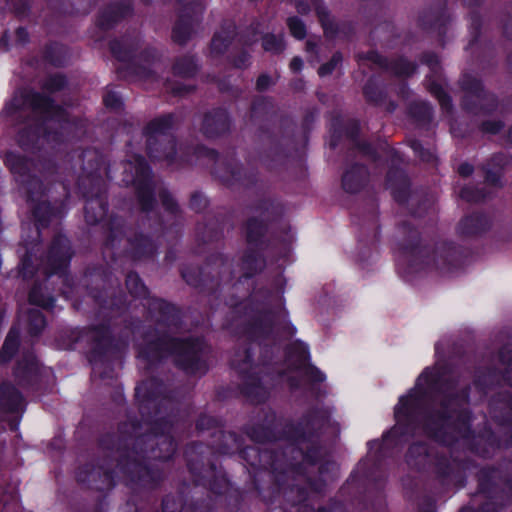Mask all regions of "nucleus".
I'll return each instance as SVG.
<instances>
[{
  "mask_svg": "<svg viewBox=\"0 0 512 512\" xmlns=\"http://www.w3.org/2000/svg\"><path fill=\"white\" fill-rule=\"evenodd\" d=\"M446 366L426 367L419 375L416 385L407 394L400 396L394 408L396 424L382 434L380 439L367 442L369 453L362 459L346 483L341 487L342 494H359L358 499H366L373 490L377 496L383 494L387 474L384 460L392 450L416 436L419 429L430 440L451 446L456 437L449 428L463 438L474 434L472 429L471 385L457 389L458 380L446 377Z\"/></svg>",
  "mask_w": 512,
  "mask_h": 512,
  "instance_id": "obj_1",
  "label": "nucleus"
},
{
  "mask_svg": "<svg viewBox=\"0 0 512 512\" xmlns=\"http://www.w3.org/2000/svg\"><path fill=\"white\" fill-rule=\"evenodd\" d=\"M141 420L136 417L120 422L116 432L98 439L100 449L118 454L116 466L131 495L127 512H143L142 502L150 505L152 492L165 481V472L151 461L171 460L178 447L173 436L180 419L177 404L169 397L164 381L152 376L135 388Z\"/></svg>",
  "mask_w": 512,
  "mask_h": 512,
  "instance_id": "obj_2",
  "label": "nucleus"
},
{
  "mask_svg": "<svg viewBox=\"0 0 512 512\" xmlns=\"http://www.w3.org/2000/svg\"><path fill=\"white\" fill-rule=\"evenodd\" d=\"M273 291L268 287L255 289L244 301L231 297L225 304L232 311L245 317L239 326L241 335L248 341L243 350V357L238 360L239 353L231 361L240 379L238 385L240 394L252 404L264 403L267 399L266 391L258 372L254 366V350L252 344L259 346L273 340L276 336L293 337L297 329L289 320L287 309L272 305Z\"/></svg>",
  "mask_w": 512,
  "mask_h": 512,
  "instance_id": "obj_3",
  "label": "nucleus"
},
{
  "mask_svg": "<svg viewBox=\"0 0 512 512\" xmlns=\"http://www.w3.org/2000/svg\"><path fill=\"white\" fill-rule=\"evenodd\" d=\"M250 210L259 216H251L243 224L247 247L240 258V279L249 280L260 274L266 267L264 253L270 250L276 260H287L292 250L290 227L284 225L273 229L283 219V206L269 197L254 201Z\"/></svg>",
  "mask_w": 512,
  "mask_h": 512,
  "instance_id": "obj_4",
  "label": "nucleus"
},
{
  "mask_svg": "<svg viewBox=\"0 0 512 512\" xmlns=\"http://www.w3.org/2000/svg\"><path fill=\"white\" fill-rule=\"evenodd\" d=\"M244 445V438L235 431L222 428L211 435V443L193 441L184 449V459L191 480L196 487H202L215 496H227L228 506L238 511L243 494L233 483L217 454L232 456Z\"/></svg>",
  "mask_w": 512,
  "mask_h": 512,
  "instance_id": "obj_5",
  "label": "nucleus"
},
{
  "mask_svg": "<svg viewBox=\"0 0 512 512\" xmlns=\"http://www.w3.org/2000/svg\"><path fill=\"white\" fill-rule=\"evenodd\" d=\"M209 346L200 336L178 337L168 330L156 327L146 329L141 342L136 346L137 358L145 364V369L154 371L169 358L174 366L188 376H205L209 369L207 359Z\"/></svg>",
  "mask_w": 512,
  "mask_h": 512,
  "instance_id": "obj_6",
  "label": "nucleus"
},
{
  "mask_svg": "<svg viewBox=\"0 0 512 512\" xmlns=\"http://www.w3.org/2000/svg\"><path fill=\"white\" fill-rule=\"evenodd\" d=\"M396 242L398 273L408 278L428 269L453 272L469 262L471 250L452 241L437 242L434 246L424 242L420 231L409 221L397 225Z\"/></svg>",
  "mask_w": 512,
  "mask_h": 512,
  "instance_id": "obj_7",
  "label": "nucleus"
},
{
  "mask_svg": "<svg viewBox=\"0 0 512 512\" xmlns=\"http://www.w3.org/2000/svg\"><path fill=\"white\" fill-rule=\"evenodd\" d=\"M237 454L245 462L254 490L264 503L275 501L289 472L304 471L303 464L298 461L301 451L297 445L276 449L248 445L242 446Z\"/></svg>",
  "mask_w": 512,
  "mask_h": 512,
  "instance_id": "obj_8",
  "label": "nucleus"
},
{
  "mask_svg": "<svg viewBox=\"0 0 512 512\" xmlns=\"http://www.w3.org/2000/svg\"><path fill=\"white\" fill-rule=\"evenodd\" d=\"M73 255L70 240L60 233L54 235L46 253V277L34 281L28 293L31 305L50 311L57 295L68 298L73 293L76 283L69 271Z\"/></svg>",
  "mask_w": 512,
  "mask_h": 512,
  "instance_id": "obj_9",
  "label": "nucleus"
},
{
  "mask_svg": "<svg viewBox=\"0 0 512 512\" xmlns=\"http://www.w3.org/2000/svg\"><path fill=\"white\" fill-rule=\"evenodd\" d=\"M331 414L324 406L308 408L296 421H288L282 426L281 420L272 409L264 413L261 421L246 425L244 431L251 441L257 444L288 441V445H301L303 441H311L319 437L322 427L330 423Z\"/></svg>",
  "mask_w": 512,
  "mask_h": 512,
  "instance_id": "obj_10",
  "label": "nucleus"
},
{
  "mask_svg": "<svg viewBox=\"0 0 512 512\" xmlns=\"http://www.w3.org/2000/svg\"><path fill=\"white\" fill-rule=\"evenodd\" d=\"M67 338L66 349L74 350L82 341H86L90 349L87 359L92 367V376L101 380L115 377L116 365L123 362L126 343L114 335L109 322L76 327L64 332Z\"/></svg>",
  "mask_w": 512,
  "mask_h": 512,
  "instance_id": "obj_11",
  "label": "nucleus"
},
{
  "mask_svg": "<svg viewBox=\"0 0 512 512\" xmlns=\"http://www.w3.org/2000/svg\"><path fill=\"white\" fill-rule=\"evenodd\" d=\"M158 226L154 232L145 233L138 228H132L128 225L125 217L110 214L103 224L104 240L103 252L111 251L112 259L120 250L123 239L126 240L125 246L121 250L122 255L133 261H151L154 260L159 252V242L157 241L156 232L165 233V226L161 216L156 219Z\"/></svg>",
  "mask_w": 512,
  "mask_h": 512,
  "instance_id": "obj_12",
  "label": "nucleus"
},
{
  "mask_svg": "<svg viewBox=\"0 0 512 512\" xmlns=\"http://www.w3.org/2000/svg\"><path fill=\"white\" fill-rule=\"evenodd\" d=\"M277 108L272 97L256 96L250 105V120L258 124V130L268 138L269 147L265 153L264 161L270 159L269 168L283 164L291 155L292 150H297L294 135L295 123L291 116L283 114L279 117V135L270 132L267 123L277 117Z\"/></svg>",
  "mask_w": 512,
  "mask_h": 512,
  "instance_id": "obj_13",
  "label": "nucleus"
},
{
  "mask_svg": "<svg viewBox=\"0 0 512 512\" xmlns=\"http://www.w3.org/2000/svg\"><path fill=\"white\" fill-rule=\"evenodd\" d=\"M112 57L123 65L116 68L119 79L147 80L154 76L151 66L159 62L162 53L153 46H146L141 51L142 37L140 34L126 33L109 41Z\"/></svg>",
  "mask_w": 512,
  "mask_h": 512,
  "instance_id": "obj_14",
  "label": "nucleus"
},
{
  "mask_svg": "<svg viewBox=\"0 0 512 512\" xmlns=\"http://www.w3.org/2000/svg\"><path fill=\"white\" fill-rule=\"evenodd\" d=\"M79 286L85 289L101 310L112 315H122L129 308L127 294L107 265H88L79 279Z\"/></svg>",
  "mask_w": 512,
  "mask_h": 512,
  "instance_id": "obj_15",
  "label": "nucleus"
},
{
  "mask_svg": "<svg viewBox=\"0 0 512 512\" xmlns=\"http://www.w3.org/2000/svg\"><path fill=\"white\" fill-rule=\"evenodd\" d=\"M504 382L512 388V369H499L496 366L482 367L476 370L473 377L475 389L486 395L489 391L501 386ZM492 420L498 426H512V391L501 390L494 393L488 403Z\"/></svg>",
  "mask_w": 512,
  "mask_h": 512,
  "instance_id": "obj_16",
  "label": "nucleus"
},
{
  "mask_svg": "<svg viewBox=\"0 0 512 512\" xmlns=\"http://www.w3.org/2000/svg\"><path fill=\"white\" fill-rule=\"evenodd\" d=\"M175 129L176 115L172 112L151 119L143 127L145 151L153 163L164 162L168 167L179 165Z\"/></svg>",
  "mask_w": 512,
  "mask_h": 512,
  "instance_id": "obj_17",
  "label": "nucleus"
},
{
  "mask_svg": "<svg viewBox=\"0 0 512 512\" xmlns=\"http://www.w3.org/2000/svg\"><path fill=\"white\" fill-rule=\"evenodd\" d=\"M193 155L197 159L207 158L213 161L212 175L229 189H251L258 182V170L244 167L236 158L235 152L220 157L216 149L198 144L193 148Z\"/></svg>",
  "mask_w": 512,
  "mask_h": 512,
  "instance_id": "obj_18",
  "label": "nucleus"
},
{
  "mask_svg": "<svg viewBox=\"0 0 512 512\" xmlns=\"http://www.w3.org/2000/svg\"><path fill=\"white\" fill-rule=\"evenodd\" d=\"M180 274L189 286L207 296L218 299L222 290L224 274H227V279L231 280L233 272L224 255L216 253L207 257L203 265H183L180 268Z\"/></svg>",
  "mask_w": 512,
  "mask_h": 512,
  "instance_id": "obj_19",
  "label": "nucleus"
},
{
  "mask_svg": "<svg viewBox=\"0 0 512 512\" xmlns=\"http://www.w3.org/2000/svg\"><path fill=\"white\" fill-rule=\"evenodd\" d=\"M4 164L25 193H29L31 199L41 193L43 188V181L35 172L38 171L45 176L57 172L56 161L51 156L42 158V155H38L33 159L15 151H8L4 157Z\"/></svg>",
  "mask_w": 512,
  "mask_h": 512,
  "instance_id": "obj_20",
  "label": "nucleus"
},
{
  "mask_svg": "<svg viewBox=\"0 0 512 512\" xmlns=\"http://www.w3.org/2000/svg\"><path fill=\"white\" fill-rule=\"evenodd\" d=\"M350 216L357 231L359 257L361 261L370 258L380 241L379 203L375 195L365 197L362 203L350 209Z\"/></svg>",
  "mask_w": 512,
  "mask_h": 512,
  "instance_id": "obj_21",
  "label": "nucleus"
},
{
  "mask_svg": "<svg viewBox=\"0 0 512 512\" xmlns=\"http://www.w3.org/2000/svg\"><path fill=\"white\" fill-rule=\"evenodd\" d=\"M474 466V460L460 457L452 452L436 453L431 461V475L441 492L460 490L466 486L467 471Z\"/></svg>",
  "mask_w": 512,
  "mask_h": 512,
  "instance_id": "obj_22",
  "label": "nucleus"
},
{
  "mask_svg": "<svg viewBox=\"0 0 512 512\" xmlns=\"http://www.w3.org/2000/svg\"><path fill=\"white\" fill-rule=\"evenodd\" d=\"M24 99L33 111L40 112L47 119L61 124V128L66 132L70 141L78 140L86 133V121L82 117L72 116L64 106L57 104L50 95L30 91Z\"/></svg>",
  "mask_w": 512,
  "mask_h": 512,
  "instance_id": "obj_23",
  "label": "nucleus"
},
{
  "mask_svg": "<svg viewBox=\"0 0 512 512\" xmlns=\"http://www.w3.org/2000/svg\"><path fill=\"white\" fill-rule=\"evenodd\" d=\"M464 4L471 8L469 12V34L470 40L466 50L471 51L472 61L483 71L494 69L498 65V51L496 44L492 41H482V17L477 10L482 0H463Z\"/></svg>",
  "mask_w": 512,
  "mask_h": 512,
  "instance_id": "obj_24",
  "label": "nucleus"
},
{
  "mask_svg": "<svg viewBox=\"0 0 512 512\" xmlns=\"http://www.w3.org/2000/svg\"><path fill=\"white\" fill-rule=\"evenodd\" d=\"M459 87L464 95L461 98V108L470 114L491 116L499 108L498 96L485 88L482 79L465 72L459 79Z\"/></svg>",
  "mask_w": 512,
  "mask_h": 512,
  "instance_id": "obj_25",
  "label": "nucleus"
},
{
  "mask_svg": "<svg viewBox=\"0 0 512 512\" xmlns=\"http://www.w3.org/2000/svg\"><path fill=\"white\" fill-rule=\"evenodd\" d=\"M130 164L133 165L134 169L131 183L135 190L139 210L148 215L157 205L152 168L141 154H135Z\"/></svg>",
  "mask_w": 512,
  "mask_h": 512,
  "instance_id": "obj_26",
  "label": "nucleus"
},
{
  "mask_svg": "<svg viewBox=\"0 0 512 512\" xmlns=\"http://www.w3.org/2000/svg\"><path fill=\"white\" fill-rule=\"evenodd\" d=\"M451 21L448 0H430L428 7L419 13L417 25L427 33H435L439 45L445 48L446 36Z\"/></svg>",
  "mask_w": 512,
  "mask_h": 512,
  "instance_id": "obj_27",
  "label": "nucleus"
},
{
  "mask_svg": "<svg viewBox=\"0 0 512 512\" xmlns=\"http://www.w3.org/2000/svg\"><path fill=\"white\" fill-rule=\"evenodd\" d=\"M179 12L172 27V41L184 46L191 39L194 26L202 20L205 10L204 0H177Z\"/></svg>",
  "mask_w": 512,
  "mask_h": 512,
  "instance_id": "obj_28",
  "label": "nucleus"
},
{
  "mask_svg": "<svg viewBox=\"0 0 512 512\" xmlns=\"http://www.w3.org/2000/svg\"><path fill=\"white\" fill-rule=\"evenodd\" d=\"M46 193L47 189L44 183L41 193L35 195L34 198L31 199L29 193H26V201L38 230L48 228L53 220L62 219L67 212L65 200L49 201L45 199Z\"/></svg>",
  "mask_w": 512,
  "mask_h": 512,
  "instance_id": "obj_29",
  "label": "nucleus"
},
{
  "mask_svg": "<svg viewBox=\"0 0 512 512\" xmlns=\"http://www.w3.org/2000/svg\"><path fill=\"white\" fill-rule=\"evenodd\" d=\"M329 426L328 424H325L322 427L321 434L319 437H315L311 441H303L302 444H308L306 449H303L301 445H298V449L301 451V454H299L298 461L299 463H302L304 466L303 472H292L293 474L297 475H306L307 473V467H314L318 465V473L319 476L326 479V478H333V475L336 470V463L335 461L325 458L323 453V445L321 443V439L325 433L326 428Z\"/></svg>",
  "mask_w": 512,
  "mask_h": 512,
  "instance_id": "obj_30",
  "label": "nucleus"
},
{
  "mask_svg": "<svg viewBox=\"0 0 512 512\" xmlns=\"http://www.w3.org/2000/svg\"><path fill=\"white\" fill-rule=\"evenodd\" d=\"M77 153L80 162L81 175L78 178V187H94L99 189L100 186H107L103 179V171L105 170L104 155L95 148H85Z\"/></svg>",
  "mask_w": 512,
  "mask_h": 512,
  "instance_id": "obj_31",
  "label": "nucleus"
},
{
  "mask_svg": "<svg viewBox=\"0 0 512 512\" xmlns=\"http://www.w3.org/2000/svg\"><path fill=\"white\" fill-rule=\"evenodd\" d=\"M358 63L365 61L371 62L380 69L393 74L400 78H410L418 70V64L409 60L406 56L400 55L396 58L389 59L377 50H369L367 52H359L355 55Z\"/></svg>",
  "mask_w": 512,
  "mask_h": 512,
  "instance_id": "obj_32",
  "label": "nucleus"
},
{
  "mask_svg": "<svg viewBox=\"0 0 512 512\" xmlns=\"http://www.w3.org/2000/svg\"><path fill=\"white\" fill-rule=\"evenodd\" d=\"M509 430L501 435L490 426H485L471 441L470 450L483 458L491 457L498 450L512 449V426H504Z\"/></svg>",
  "mask_w": 512,
  "mask_h": 512,
  "instance_id": "obj_33",
  "label": "nucleus"
},
{
  "mask_svg": "<svg viewBox=\"0 0 512 512\" xmlns=\"http://www.w3.org/2000/svg\"><path fill=\"white\" fill-rule=\"evenodd\" d=\"M422 65L429 68L430 74L426 76L427 90L435 97L443 111L450 112L453 109V101L450 94L444 89L436 78L442 73L440 57L433 51H424L419 55Z\"/></svg>",
  "mask_w": 512,
  "mask_h": 512,
  "instance_id": "obj_34",
  "label": "nucleus"
},
{
  "mask_svg": "<svg viewBox=\"0 0 512 512\" xmlns=\"http://www.w3.org/2000/svg\"><path fill=\"white\" fill-rule=\"evenodd\" d=\"M75 478L79 484L99 492L110 491L116 486L115 470L92 462L79 466Z\"/></svg>",
  "mask_w": 512,
  "mask_h": 512,
  "instance_id": "obj_35",
  "label": "nucleus"
},
{
  "mask_svg": "<svg viewBox=\"0 0 512 512\" xmlns=\"http://www.w3.org/2000/svg\"><path fill=\"white\" fill-rule=\"evenodd\" d=\"M389 152L392 164L386 173L385 184L387 189L391 191L394 201L399 205H405L410 198L411 181L406 171L394 164L402 161L399 152L393 148H390Z\"/></svg>",
  "mask_w": 512,
  "mask_h": 512,
  "instance_id": "obj_36",
  "label": "nucleus"
},
{
  "mask_svg": "<svg viewBox=\"0 0 512 512\" xmlns=\"http://www.w3.org/2000/svg\"><path fill=\"white\" fill-rule=\"evenodd\" d=\"M80 193L85 198L84 219L85 222L94 226L102 222L108 215V195L107 186L78 187Z\"/></svg>",
  "mask_w": 512,
  "mask_h": 512,
  "instance_id": "obj_37",
  "label": "nucleus"
},
{
  "mask_svg": "<svg viewBox=\"0 0 512 512\" xmlns=\"http://www.w3.org/2000/svg\"><path fill=\"white\" fill-rule=\"evenodd\" d=\"M147 309L150 314L157 315L156 323L166 330H180L184 325L181 309L163 298H149Z\"/></svg>",
  "mask_w": 512,
  "mask_h": 512,
  "instance_id": "obj_38",
  "label": "nucleus"
},
{
  "mask_svg": "<svg viewBox=\"0 0 512 512\" xmlns=\"http://www.w3.org/2000/svg\"><path fill=\"white\" fill-rule=\"evenodd\" d=\"M12 375L18 386L23 389L33 388L40 381L41 366L37 356L31 352H23L16 361Z\"/></svg>",
  "mask_w": 512,
  "mask_h": 512,
  "instance_id": "obj_39",
  "label": "nucleus"
},
{
  "mask_svg": "<svg viewBox=\"0 0 512 512\" xmlns=\"http://www.w3.org/2000/svg\"><path fill=\"white\" fill-rule=\"evenodd\" d=\"M232 118L226 108L215 107L204 113L200 131L207 139H216L228 134Z\"/></svg>",
  "mask_w": 512,
  "mask_h": 512,
  "instance_id": "obj_40",
  "label": "nucleus"
},
{
  "mask_svg": "<svg viewBox=\"0 0 512 512\" xmlns=\"http://www.w3.org/2000/svg\"><path fill=\"white\" fill-rule=\"evenodd\" d=\"M134 12L133 0L111 2L102 8L96 16V26L106 32Z\"/></svg>",
  "mask_w": 512,
  "mask_h": 512,
  "instance_id": "obj_41",
  "label": "nucleus"
},
{
  "mask_svg": "<svg viewBox=\"0 0 512 512\" xmlns=\"http://www.w3.org/2000/svg\"><path fill=\"white\" fill-rule=\"evenodd\" d=\"M512 163V155L506 152L493 153L479 168L484 174L486 185L494 188H503V177L506 168Z\"/></svg>",
  "mask_w": 512,
  "mask_h": 512,
  "instance_id": "obj_42",
  "label": "nucleus"
},
{
  "mask_svg": "<svg viewBox=\"0 0 512 512\" xmlns=\"http://www.w3.org/2000/svg\"><path fill=\"white\" fill-rule=\"evenodd\" d=\"M160 512H215L209 496L187 502L182 494H167L162 498Z\"/></svg>",
  "mask_w": 512,
  "mask_h": 512,
  "instance_id": "obj_43",
  "label": "nucleus"
},
{
  "mask_svg": "<svg viewBox=\"0 0 512 512\" xmlns=\"http://www.w3.org/2000/svg\"><path fill=\"white\" fill-rule=\"evenodd\" d=\"M360 133L361 125L359 120H343L340 116L334 117L330 126L329 146L331 149H336L344 136L353 146L358 140H360Z\"/></svg>",
  "mask_w": 512,
  "mask_h": 512,
  "instance_id": "obj_44",
  "label": "nucleus"
},
{
  "mask_svg": "<svg viewBox=\"0 0 512 512\" xmlns=\"http://www.w3.org/2000/svg\"><path fill=\"white\" fill-rule=\"evenodd\" d=\"M23 393L10 381L0 383V411L9 415H22L26 410Z\"/></svg>",
  "mask_w": 512,
  "mask_h": 512,
  "instance_id": "obj_45",
  "label": "nucleus"
},
{
  "mask_svg": "<svg viewBox=\"0 0 512 512\" xmlns=\"http://www.w3.org/2000/svg\"><path fill=\"white\" fill-rule=\"evenodd\" d=\"M491 217L482 211H474L462 217L457 224V233L462 237H479L492 227Z\"/></svg>",
  "mask_w": 512,
  "mask_h": 512,
  "instance_id": "obj_46",
  "label": "nucleus"
},
{
  "mask_svg": "<svg viewBox=\"0 0 512 512\" xmlns=\"http://www.w3.org/2000/svg\"><path fill=\"white\" fill-rule=\"evenodd\" d=\"M369 168L362 163H352L349 165L341 176V187L348 194H358L369 183Z\"/></svg>",
  "mask_w": 512,
  "mask_h": 512,
  "instance_id": "obj_47",
  "label": "nucleus"
},
{
  "mask_svg": "<svg viewBox=\"0 0 512 512\" xmlns=\"http://www.w3.org/2000/svg\"><path fill=\"white\" fill-rule=\"evenodd\" d=\"M288 481V479L286 480ZM286 483L282 486L281 492L278 497H276L273 503H265L266 505H273L280 498L283 493L284 500L290 504V507L282 506V512H308V509H312L307 502L309 499V491L306 486L301 485H291L288 488H285Z\"/></svg>",
  "mask_w": 512,
  "mask_h": 512,
  "instance_id": "obj_48",
  "label": "nucleus"
},
{
  "mask_svg": "<svg viewBox=\"0 0 512 512\" xmlns=\"http://www.w3.org/2000/svg\"><path fill=\"white\" fill-rule=\"evenodd\" d=\"M501 477V470L496 465H485L481 467L477 474V492L484 496L487 500H494L498 494V483L497 481L504 480Z\"/></svg>",
  "mask_w": 512,
  "mask_h": 512,
  "instance_id": "obj_49",
  "label": "nucleus"
},
{
  "mask_svg": "<svg viewBox=\"0 0 512 512\" xmlns=\"http://www.w3.org/2000/svg\"><path fill=\"white\" fill-rule=\"evenodd\" d=\"M44 131L45 123H37L22 128L17 134L19 146L24 151L30 152L36 156L41 155Z\"/></svg>",
  "mask_w": 512,
  "mask_h": 512,
  "instance_id": "obj_50",
  "label": "nucleus"
},
{
  "mask_svg": "<svg viewBox=\"0 0 512 512\" xmlns=\"http://www.w3.org/2000/svg\"><path fill=\"white\" fill-rule=\"evenodd\" d=\"M96 0H47V8L56 16L87 15Z\"/></svg>",
  "mask_w": 512,
  "mask_h": 512,
  "instance_id": "obj_51",
  "label": "nucleus"
},
{
  "mask_svg": "<svg viewBox=\"0 0 512 512\" xmlns=\"http://www.w3.org/2000/svg\"><path fill=\"white\" fill-rule=\"evenodd\" d=\"M224 227L222 219L209 220L205 218V221L196 225V239L200 244L219 242L224 238Z\"/></svg>",
  "mask_w": 512,
  "mask_h": 512,
  "instance_id": "obj_52",
  "label": "nucleus"
},
{
  "mask_svg": "<svg viewBox=\"0 0 512 512\" xmlns=\"http://www.w3.org/2000/svg\"><path fill=\"white\" fill-rule=\"evenodd\" d=\"M69 56L68 47L57 41H49L41 49L42 61L55 68L65 67L68 64Z\"/></svg>",
  "mask_w": 512,
  "mask_h": 512,
  "instance_id": "obj_53",
  "label": "nucleus"
},
{
  "mask_svg": "<svg viewBox=\"0 0 512 512\" xmlns=\"http://www.w3.org/2000/svg\"><path fill=\"white\" fill-rule=\"evenodd\" d=\"M362 94L367 104L378 107L387 99L386 88L377 75H371L362 88Z\"/></svg>",
  "mask_w": 512,
  "mask_h": 512,
  "instance_id": "obj_54",
  "label": "nucleus"
},
{
  "mask_svg": "<svg viewBox=\"0 0 512 512\" xmlns=\"http://www.w3.org/2000/svg\"><path fill=\"white\" fill-rule=\"evenodd\" d=\"M433 107L427 101H412L407 106L408 117L418 127L426 128L430 126L433 119Z\"/></svg>",
  "mask_w": 512,
  "mask_h": 512,
  "instance_id": "obj_55",
  "label": "nucleus"
},
{
  "mask_svg": "<svg viewBox=\"0 0 512 512\" xmlns=\"http://www.w3.org/2000/svg\"><path fill=\"white\" fill-rule=\"evenodd\" d=\"M198 71L197 57L191 54L176 57L171 67V72L174 76L184 79L194 78Z\"/></svg>",
  "mask_w": 512,
  "mask_h": 512,
  "instance_id": "obj_56",
  "label": "nucleus"
},
{
  "mask_svg": "<svg viewBox=\"0 0 512 512\" xmlns=\"http://www.w3.org/2000/svg\"><path fill=\"white\" fill-rule=\"evenodd\" d=\"M21 345L20 332L12 327L0 348V366L8 365L18 354Z\"/></svg>",
  "mask_w": 512,
  "mask_h": 512,
  "instance_id": "obj_57",
  "label": "nucleus"
},
{
  "mask_svg": "<svg viewBox=\"0 0 512 512\" xmlns=\"http://www.w3.org/2000/svg\"><path fill=\"white\" fill-rule=\"evenodd\" d=\"M286 357L292 362L296 370H302L310 361V351L306 343L295 340L285 349Z\"/></svg>",
  "mask_w": 512,
  "mask_h": 512,
  "instance_id": "obj_58",
  "label": "nucleus"
},
{
  "mask_svg": "<svg viewBox=\"0 0 512 512\" xmlns=\"http://www.w3.org/2000/svg\"><path fill=\"white\" fill-rule=\"evenodd\" d=\"M315 12L318 21L323 29L324 35L327 38L334 39L340 36V22L336 21L330 14L328 8L323 4H318L315 7Z\"/></svg>",
  "mask_w": 512,
  "mask_h": 512,
  "instance_id": "obj_59",
  "label": "nucleus"
},
{
  "mask_svg": "<svg viewBox=\"0 0 512 512\" xmlns=\"http://www.w3.org/2000/svg\"><path fill=\"white\" fill-rule=\"evenodd\" d=\"M430 447L425 441L411 443L405 454V461L409 466L419 467L429 456Z\"/></svg>",
  "mask_w": 512,
  "mask_h": 512,
  "instance_id": "obj_60",
  "label": "nucleus"
},
{
  "mask_svg": "<svg viewBox=\"0 0 512 512\" xmlns=\"http://www.w3.org/2000/svg\"><path fill=\"white\" fill-rule=\"evenodd\" d=\"M125 286L134 299L149 300L150 291L136 271H129L125 277Z\"/></svg>",
  "mask_w": 512,
  "mask_h": 512,
  "instance_id": "obj_61",
  "label": "nucleus"
},
{
  "mask_svg": "<svg viewBox=\"0 0 512 512\" xmlns=\"http://www.w3.org/2000/svg\"><path fill=\"white\" fill-rule=\"evenodd\" d=\"M69 81L63 73L49 74L41 84L43 91L49 94H55L68 88Z\"/></svg>",
  "mask_w": 512,
  "mask_h": 512,
  "instance_id": "obj_62",
  "label": "nucleus"
},
{
  "mask_svg": "<svg viewBox=\"0 0 512 512\" xmlns=\"http://www.w3.org/2000/svg\"><path fill=\"white\" fill-rule=\"evenodd\" d=\"M46 317L35 308H31L27 313V329L31 336H39L46 327Z\"/></svg>",
  "mask_w": 512,
  "mask_h": 512,
  "instance_id": "obj_63",
  "label": "nucleus"
},
{
  "mask_svg": "<svg viewBox=\"0 0 512 512\" xmlns=\"http://www.w3.org/2000/svg\"><path fill=\"white\" fill-rule=\"evenodd\" d=\"M262 48L266 52H270L275 55L283 53L286 48L284 36L282 34L276 35L274 33H265L262 36Z\"/></svg>",
  "mask_w": 512,
  "mask_h": 512,
  "instance_id": "obj_64",
  "label": "nucleus"
}]
</instances>
